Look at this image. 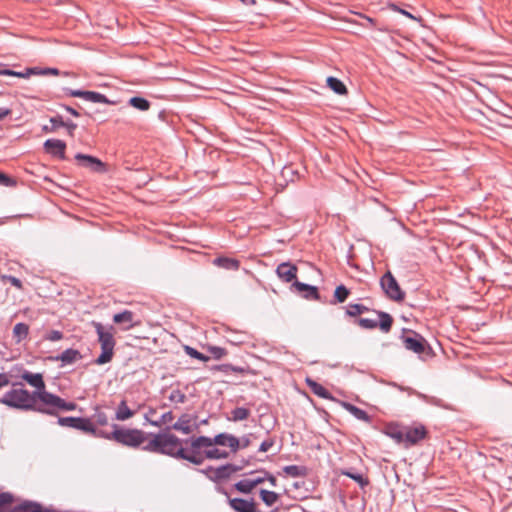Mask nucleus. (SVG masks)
<instances>
[{"label":"nucleus","mask_w":512,"mask_h":512,"mask_svg":"<svg viewBox=\"0 0 512 512\" xmlns=\"http://www.w3.org/2000/svg\"><path fill=\"white\" fill-rule=\"evenodd\" d=\"M45 340L48 341H59L63 338V333L59 330H51L45 335Z\"/></svg>","instance_id":"53"},{"label":"nucleus","mask_w":512,"mask_h":512,"mask_svg":"<svg viewBox=\"0 0 512 512\" xmlns=\"http://www.w3.org/2000/svg\"><path fill=\"white\" fill-rule=\"evenodd\" d=\"M196 418L197 416L195 415L191 416L189 414H182L172 426H166L165 431L162 433H170V430L174 429L185 435H189L193 432V427L190 425V422L192 419Z\"/></svg>","instance_id":"16"},{"label":"nucleus","mask_w":512,"mask_h":512,"mask_svg":"<svg viewBox=\"0 0 512 512\" xmlns=\"http://www.w3.org/2000/svg\"><path fill=\"white\" fill-rule=\"evenodd\" d=\"M94 419L95 422L100 426L108 424V416L106 415L105 412L99 410L98 408L96 409V412L94 414Z\"/></svg>","instance_id":"50"},{"label":"nucleus","mask_w":512,"mask_h":512,"mask_svg":"<svg viewBox=\"0 0 512 512\" xmlns=\"http://www.w3.org/2000/svg\"><path fill=\"white\" fill-rule=\"evenodd\" d=\"M255 472L264 474L265 481L266 480L269 481L271 486H273V487L277 486V479H276V477L273 474H271L270 472H268L267 470L262 468V469L256 470Z\"/></svg>","instance_id":"52"},{"label":"nucleus","mask_w":512,"mask_h":512,"mask_svg":"<svg viewBox=\"0 0 512 512\" xmlns=\"http://www.w3.org/2000/svg\"><path fill=\"white\" fill-rule=\"evenodd\" d=\"M209 352L213 355V357L217 360L221 359L224 355H226V350L219 346H210Z\"/></svg>","instance_id":"51"},{"label":"nucleus","mask_w":512,"mask_h":512,"mask_svg":"<svg viewBox=\"0 0 512 512\" xmlns=\"http://www.w3.org/2000/svg\"><path fill=\"white\" fill-rule=\"evenodd\" d=\"M168 398L170 401L177 403H184L186 401V395L179 389L173 390Z\"/></svg>","instance_id":"48"},{"label":"nucleus","mask_w":512,"mask_h":512,"mask_svg":"<svg viewBox=\"0 0 512 512\" xmlns=\"http://www.w3.org/2000/svg\"><path fill=\"white\" fill-rule=\"evenodd\" d=\"M290 289L306 300H320V293L315 285L295 280L292 282Z\"/></svg>","instance_id":"13"},{"label":"nucleus","mask_w":512,"mask_h":512,"mask_svg":"<svg viewBox=\"0 0 512 512\" xmlns=\"http://www.w3.org/2000/svg\"><path fill=\"white\" fill-rule=\"evenodd\" d=\"M76 409L77 404L75 402L66 401L64 398L51 392L45 402L41 405L40 414L58 417V414L61 411H74Z\"/></svg>","instance_id":"6"},{"label":"nucleus","mask_w":512,"mask_h":512,"mask_svg":"<svg viewBox=\"0 0 512 512\" xmlns=\"http://www.w3.org/2000/svg\"><path fill=\"white\" fill-rule=\"evenodd\" d=\"M0 403L20 411L41 412V405L30 395L25 388H13L0 397Z\"/></svg>","instance_id":"2"},{"label":"nucleus","mask_w":512,"mask_h":512,"mask_svg":"<svg viewBox=\"0 0 512 512\" xmlns=\"http://www.w3.org/2000/svg\"><path fill=\"white\" fill-rule=\"evenodd\" d=\"M306 384L311 389V391L318 397H320L322 399H326V400H334L335 399L333 397V395L323 385H321L317 381L308 377V378H306Z\"/></svg>","instance_id":"23"},{"label":"nucleus","mask_w":512,"mask_h":512,"mask_svg":"<svg viewBox=\"0 0 512 512\" xmlns=\"http://www.w3.org/2000/svg\"><path fill=\"white\" fill-rule=\"evenodd\" d=\"M342 475L355 481L361 488L369 484L368 478L364 477L361 473L353 471V469L342 470Z\"/></svg>","instance_id":"34"},{"label":"nucleus","mask_w":512,"mask_h":512,"mask_svg":"<svg viewBox=\"0 0 512 512\" xmlns=\"http://www.w3.org/2000/svg\"><path fill=\"white\" fill-rule=\"evenodd\" d=\"M57 424L62 427L73 428L84 433L92 431V421L87 417L58 416Z\"/></svg>","instance_id":"11"},{"label":"nucleus","mask_w":512,"mask_h":512,"mask_svg":"<svg viewBox=\"0 0 512 512\" xmlns=\"http://www.w3.org/2000/svg\"><path fill=\"white\" fill-rule=\"evenodd\" d=\"M49 359L52 361H61L62 366H64L74 364L76 361L82 359V355L77 349L67 348L61 354L51 356Z\"/></svg>","instance_id":"20"},{"label":"nucleus","mask_w":512,"mask_h":512,"mask_svg":"<svg viewBox=\"0 0 512 512\" xmlns=\"http://www.w3.org/2000/svg\"><path fill=\"white\" fill-rule=\"evenodd\" d=\"M14 501V496L9 492L0 493V512L6 511L5 506L11 504Z\"/></svg>","instance_id":"44"},{"label":"nucleus","mask_w":512,"mask_h":512,"mask_svg":"<svg viewBox=\"0 0 512 512\" xmlns=\"http://www.w3.org/2000/svg\"><path fill=\"white\" fill-rule=\"evenodd\" d=\"M235 489L243 494H249L254 489L250 479H241L234 484Z\"/></svg>","instance_id":"40"},{"label":"nucleus","mask_w":512,"mask_h":512,"mask_svg":"<svg viewBox=\"0 0 512 512\" xmlns=\"http://www.w3.org/2000/svg\"><path fill=\"white\" fill-rule=\"evenodd\" d=\"M60 73H61L60 70L57 68H54V67H45V68H43V70H41L42 76H45V75L58 76V75H60Z\"/></svg>","instance_id":"58"},{"label":"nucleus","mask_w":512,"mask_h":512,"mask_svg":"<svg viewBox=\"0 0 512 512\" xmlns=\"http://www.w3.org/2000/svg\"><path fill=\"white\" fill-rule=\"evenodd\" d=\"M184 351L185 353L190 356L191 358H194V359H197V360H200L202 362H207L210 360V357L199 352L196 348L194 347H191L189 345H185L184 346Z\"/></svg>","instance_id":"39"},{"label":"nucleus","mask_w":512,"mask_h":512,"mask_svg":"<svg viewBox=\"0 0 512 512\" xmlns=\"http://www.w3.org/2000/svg\"><path fill=\"white\" fill-rule=\"evenodd\" d=\"M214 471H215V469L212 466H208L204 469H198V472L205 475L209 480H210V477H213Z\"/></svg>","instance_id":"60"},{"label":"nucleus","mask_w":512,"mask_h":512,"mask_svg":"<svg viewBox=\"0 0 512 512\" xmlns=\"http://www.w3.org/2000/svg\"><path fill=\"white\" fill-rule=\"evenodd\" d=\"M229 456L230 452L219 449L215 446L204 449V457L208 460L227 459Z\"/></svg>","instance_id":"30"},{"label":"nucleus","mask_w":512,"mask_h":512,"mask_svg":"<svg viewBox=\"0 0 512 512\" xmlns=\"http://www.w3.org/2000/svg\"><path fill=\"white\" fill-rule=\"evenodd\" d=\"M388 7L394 11V12H398L404 16H406L407 18H410L412 20H419V18H417L416 16H414L413 14H411L410 12H408L407 10L401 8L400 6H398L397 4L395 3H389L388 4Z\"/></svg>","instance_id":"47"},{"label":"nucleus","mask_w":512,"mask_h":512,"mask_svg":"<svg viewBox=\"0 0 512 512\" xmlns=\"http://www.w3.org/2000/svg\"><path fill=\"white\" fill-rule=\"evenodd\" d=\"M112 428L110 435L113 440L123 446L138 448L149 436L152 438V433H146L137 428H125L118 424H112Z\"/></svg>","instance_id":"4"},{"label":"nucleus","mask_w":512,"mask_h":512,"mask_svg":"<svg viewBox=\"0 0 512 512\" xmlns=\"http://www.w3.org/2000/svg\"><path fill=\"white\" fill-rule=\"evenodd\" d=\"M209 445L229 447L230 452L236 453L240 450V439L233 434L227 432H221L216 434L214 437L208 436Z\"/></svg>","instance_id":"10"},{"label":"nucleus","mask_w":512,"mask_h":512,"mask_svg":"<svg viewBox=\"0 0 512 512\" xmlns=\"http://www.w3.org/2000/svg\"><path fill=\"white\" fill-rule=\"evenodd\" d=\"M383 433L393 439L397 444H401L404 442L405 432L401 429V426L398 423L390 422L388 423L384 429Z\"/></svg>","instance_id":"22"},{"label":"nucleus","mask_w":512,"mask_h":512,"mask_svg":"<svg viewBox=\"0 0 512 512\" xmlns=\"http://www.w3.org/2000/svg\"><path fill=\"white\" fill-rule=\"evenodd\" d=\"M380 287L390 300L401 302L405 298V292L401 289L398 281L390 270L386 271L380 278Z\"/></svg>","instance_id":"8"},{"label":"nucleus","mask_w":512,"mask_h":512,"mask_svg":"<svg viewBox=\"0 0 512 512\" xmlns=\"http://www.w3.org/2000/svg\"><path fill=\"white\" fill-rule=\"evenodd\" d=\"M274 443H275V441L273 438H267L261 442L258 451L259 452H267L268 450H270L273 447Z\"/></svg>","instance_id":"54"},{"label":"nucleus","mask_w":512,"mask_h":512,"mask_svg":"<svg viewBox=\"0 0 512 512\" xmlns=\"http://www.w3.org/2000/svg\"><path fill=\"white\" fill-rule=\"evenodd\" d=\"M101 345V353L95 359L97 365H104L110 362L114 355L115 339L112 333L113 326L105 327L100 322H92Z\"/></svg>","instance_id":"3"},{"label":"nucleus","mask_w":512,"mask_h":512,"mask_svg":"<svg viewBox=\"0 0 512 512\" xmlns=\"http://www.w3.org/2000/svg\"><path fill=\"white\" fill-rule=\"evenodd\" d=\"M87 433L93 435L96 438L113 440L112 436L110 435L111 432H106L104 430L97 429L93 423H92V431H87Z\"/></svg>","instance_id":"45"},{"label":"nucleus","mask_w":512,"mask_h":512,"mask_svg":"<svg viewBox=\"0 0 512 512\" xmlns=\"http://www.w3.org/2000/svg\"><path fill=\"white\" fill-rule=\"evenodd\" d=\"M151 435L152 439L142 447L144 451L166 455L177 460H185L196 466L204 463V449L211 447L208 436L205 435L186 439H181L173 433Z\"/></svg>","instance_id":"1"},{"label":"nucleus","mask_w":512,"mask_h":512,"mask_svg":"<svg viewBox=\"0 0 512 512\" xmlns=\"http://www.w3.org/2000/svg\"><path fill=\"white\" fill-rule=\"evenodd\" d=\"M373 312L378 316L377 320L358 318L355 320V323L366 330H373L378 327L384 333L390 332L394 321L393 317L385 311L373 310Z\"/></svg>","instance_id":"7"},{"label":"nucleus","mask_w":512,"mask_h":512,"mask_svg":"<svg viewBox=\"0 0 512 512\" xmlns=\"http://www.w3.org/2000/svg\"><path fill=\"white\" fill-rule=\"evenodd\" d=\"M298 268L290 261L280 263L276 268L277 276L285 283H291L297 280Z\"/></svg>","instance_id":"15"},{"label":"nucleus","mask_w":512,"mask_h":512,"mask_svg":"<svg viewBox=\"0 0 512 512\" xmlns=\"http://www.w3.org/2000/svg\"><path fill=\"white\" fill-rule=\"evenodd\" d=\"M400 339L402 340L404 347L407 350L416 354L424 353L426 349L431 350L426 339L415 331L403 329V333L400 336Z\"/></svg>","instance_id":"9"},{"label":"nucleus","mask_w":512,"mask_h":512,"mask_svg":"<svg viewBox=\"0 0 512 512\" xmlns=\"http://www.w3.org/2000/svg\"><path fill=\"white\" fill-rule=\"evenodd\" d=\"M61 107L74 117H79L80 113L69 105L62 104Z\"/></svg>","instance_id":"62"},{"label":"nucleus","mask_w":512,"mask_h":512,"mask_svg":"<svg viewBox=\"0 0 512 512\" xmlns=\"http://www.w3.org/2000/svg\"><path fill=\"white\" fill-rule=\"evenodd\" d=\"M247 338L246 333L231 332L227 340L233 345H241L246 342Z\"/></svg>","instance_id":"41"},{"label":"nucleus","mask_w":512,"mask_h":512,"mask_svg":"<svg viewBox=\"0 0 512 512\" xmlns=\"http://www.w3.org/2000/svg\"><path fill=\"white\" fill-rule=\"evenodd\" d=\"M64 128H66L67 130V133L70 135V136H74V132L75 130L77 129V124L71 120H64L63 119V126Z\"/></svg>","instance_id":"55"},{"label":"nucleus","mask_w":512,"mask_h":512,"mask_svg":"<svg viewBox=\"0 0 512 512\" xmlns=\"http://www.w3.org/2000/svg\"><path fill=\"white\" fill-rule=\"evenodd\" d=\"M29 334V326L26 323L19 322L13 328V338L17 343L26 339Z\"/></svg>","instance_id":"33"},{"label":"nucleus","mask_w":512,"mask_h":512,"mask_svg":"<svg viewBox=\"0 0 512 512\" xmlns=\"http://www.w3.org/2000/svg\"><path fill=\"white\" fill-rule=\"evenodd\" d=\"M370 309L363 305V304H358V303H355V304H349L348 307L346 308V311H345V314L349 317H356L358 315H361L365 312H369Z\"/></svg>","instance_id":"38"},{"label":"nucleus","mask_w":512,"mask_h":512,"mask_svg":"<svg viewBox=\"0 0 512 512\" xmlns=\"http://www.w3.org/2000/svg\"><path fill=\"white\" fill-rule=\"evenodd\" d=\"M213 264L220 268L233 271L238 270L240 266V262L237 259L225 256L216 257L213 260Z\"/></svg>","instance_id":"27"},{"label":"nucleus","mask_w":512,"mask_h":512,"mask_svg":"<svg viewBox=\"0 0 512 512\" xmlns=\"http://www.w3.org/2000/svg\"><path fill=\"white\" fill-rule=\"evenodd\" d=\"M259 496L263 503L269 507L273 506L279 499L278 493L266 489H260Z\"/></svg>","instance_id":"35"},{"label":"nucleus","mask_w":512,"mask_h":512,"mask_svg":"<svg viewBox=\"0 0 512 512\" xmlns=\"http://www.w3.org/2000/svg\"><path fill=\"white\" fill-rule=\"evenodd\" d=\"M63 90L67 96L78 97V98H83V94L85 91V90H81V89H71V88H64Z\"/></svg>","instance_id":"56"},{"label":"nucleus","mask_w":512,"mask_h":512,"mask_svg":"<svg viewBox=\"0 0 512 512\" xmlns=\"http://www.w3.org/2000/svg\"><path fill=\"white\" fill-rule=\"evenodd\" d=\"M428 434L426 427L422 424L409 428L404 435V441L409 445H416L421 440L425 439Z\"/></svg>","instance_id":"19"},{"label":"nucleus","mask_w":512,"mask_h":512,"mask_svg":"<svg viewBox=\"0 0 512 512\" xmlns=\"http://www.w3.org/2000/svg\"><path fill=\"white\" fill-rule=\"evenodd\" d=\"M50 125H43L42 132L44 133H53L57 129L62 128L63 126V117L61 115L53 116L49 119Z\"/></svg>","instance_id":"36"},{"label":"nucleus","mask_w":512,"mask_h":512,"mask_svg":"<svg viewBox=\"0 0 512 512\" xmlns=\"http://www.w3.org/2000/svg\"><path fill=\"white\" fill-rule=\"evenodd\" d=\"M10 383L9 377L6 373H0V390Z\"/></svg>","instance_id":"64"},{"label":"nucleus","mask_w":512,"mask_h":512,"mask_svg":"<svg viewBox=\"0 0 512 512\" xmlns=\"http://www.w3.org/2000/svg\"><path fill=\"white\" fill-rule=\"evenodd\" d=\"M0 185L4 187H13L16 185V180L0 171Z\"/></svg>","instance_id":"49"},{"label":"nucleus","mask_w":512,"mask_h":512,"mask_svg":"<svg viewBox=\"0 0 512 512\" xmlns=\"http://www.w3.org/2000/svg\"><path fill=\"white\" fill-rule=\"evenodd\" d=\"M211 370H216V371H222L226 374L232 372V364H228V363H225V364H218V365H215L211 368Z\"/></svg>","instance_id":"57"},{"label":"nucleus","mask_w":512,"mask_h":512,"mask_svg":"<svg viewBox=\"0 0 512 512\" xmlns=\"http://www.w3.org/2000/svg\"><path fill=\"white\" fill-rule=\"evenodd\" d=\"M75 160L81 167L87 168L92 172L99 174H104L107 172V165L96 156L84 153H77L75 155Z\"/></svg>","instance_id":"12"},{"label":"nucleus","mask_w":512,"mask_h":512,"mask_svg":"<svg viewBox=\"0 0 512 512\" xmlns=\"http://www.w3.org/2000/svg\"><path fill=\"white\" fill-rule=\"evenodd\" d=\"M295 173L296 172L291 167H284L283 170H282V176L285 177V178L290 177L291 181H293L292 176Z\"/></svg>","instance_id":"63"},{"label":"nucleus","mask_w":512,"mask_h":512,"mask_svg":"<svg viewBox=\"0 0 512 512\" xmlns=\"http://www.w3.org/2000/svg\"><path fill=\"white\" fill-rule=\"evenodd\" d=\"M239 439H240V449H245L251 444V441H250V438L248 435H244Z\"/></svg>","instance_id":"61"},{"label":"nucleus","mask_w":512,"mask_h":512,"mask_svg":"<svg viewBox=\"0 0 512 512\" xmlns=\"http://www.w3.org/2000/svg\"><path fill=\"white\" fill-rule=\"evenodd\" d=\"M250 415V410L245 407H236L231 411V416L227 419L229 421L238 422L246 420Z\"/></svg>","instance_id":"37"},{"label":"nucleus","mask_w":512,"mask_h":512,"mask_svg":"<svg viewBox=\"0 0 512 512\" xmlns=\"http://www.w3.org/2000/svg\"><path fill=\"white\" fill-rule=\"evenodd\" d=\"M229 505L236 512H263L257 509L253 498L250 500L240 497L231 498L229 499Z\"/></svg>","instance_id":"17"},{"label":"nucleus","mask_w":512,"mask_h":512,"mask_svg":"<svg viewBox=\"0 0 512 512\" xmlns=\"http://www.w3.org/2000/svg\"><path fill=\"white\" fill-rule=\"evenodd\" d=\"M327 86L337 95H346L348 93L346 85L338 78L329 76L326 79Z\"/></svg>","instance_id":"28"},{"label":"nucleus","mask_w":512,"mask_h":512,"mask_svg":"<svg viewBox=\"0 0 512 512\" xmlns=\"http://www.w3.org/2000/svg\"><path fill=\"white\" fill-rule=\"evenodd\" d=\"M136 413V410H132L128 407L125 399L121 400L118 404L115 412V419L118 421H126L132 418Z\"/></svg>","instance_id":"26"},{"label":"nucleus","mask_w":512,"mask_h":512,"mask_svg":"<svg viewBox=\"0 0 512 512\" xmlns=\"http://www.w3.org/2000/svg\"><path fill=\"white\" fill-rule=\"evenodd\" d=\"M9 512H54V511L49 508L43 507L38 502L25 500L22 503L14 506Z\"/></svg>","instance_id":"21"},{"label":"nucleus","mask_w":512,"mask_h":512,"mask_svg":"<svg viewBox=\"0 0 512 512\" xmlns=\"http://www.w3.org/2000/svg\"><path fill=\"white\" fill-rule=\"evenodd\" d=\"M341 405L342 407L347 411L349 412L351 415H353L354 413V410H356L357 406L350 403V402H346V401H342L341 402Z\"/></svg>","instance_id":"59"},{"label":"nucleus","mask_w":512,"mask_h":512,"mask_svg":"<svg viewBox=\"0 0 512 512\" xmlns=\"http://www.w3.org/2000/svg\"><path fill=\"white\" fill-rule=\"evenodd\" d=\"M283 472L291 477H305L308 474V468L303 465H287L283 467Z\"/></svg>","instance_id":"32"},{"label":"nucleus","mask_w":512,"mask_h":512,"mask_svg":"<svg viewBox=\"0 0 512 512\" xmlns=\"http://www.w3.org/2000/svg\"><path fill=\"white\" fill-rule=\"evenodd\" d=\"M353 416L357 419V420H361V421H364L366 423H371L372 422V417L363 409L357 407L356 410H354V413H353Z\"/></svg>","instance_id":"46"},{"label":"nucleus","mask_w":512,"mask_h":512,"mask_svg":"<svg viewBox=\"0 0 512 512\" xmlns=\"http://www.w3.org/2000/svg\"><path fill=\"white\" fill-rule=\"evenodd\" d=\"M128 105L139 111H148L151 107V102L142 96H133L128 100Z\"/></svg>","instance_id":"31"},{"label":"nucleus","mask_w":512,"mask_h":512,"mask_svg":"<svg viewBox=\"0 0 512 512\" xmlns=\"http://www.w3.org/2000/svg\"><path fill=\"white\" fill-rule=\"evenodd\" d=\"M415 395L421 399L422 401L428 403V404H431V405H434V406H438V407H442L443 404H442V400L437 398V397H434V396H429V395H426V394H423L421 392H415Z\"/></svg>","instance_id":"42"},{"label":"nucleus","mask_w":512,"mask_h":512,"mask_svg":"<svg viewBox=\"0 0 512 512\" xmlns=\"http://www.w3.org/2000/svg\"><path fill=\"white\" fill-rule=\"evenodd\" d=\"M66 147V142L60 139L49 138L43 143V149L47 154L61 160L66 159Z\"/></svg>","instance_id":"14"},{"label":"nucleus","mask_w":512,"mask_h":512,"mask_svg":"<svg viewBox=\"0 0 512 512\" xmlns=\"http://www.w3.org/2000/svg\"><path fill=\"white\" fill-rule=\"evenodd\" d=\"M82 99L92 102V103H102V104H108V105L116 104L115 101L110 100L109 98L106 97V95H104L100 92H97V91L85 90Z\"/></svg>","instance_id":"25"},{"label":"nucleus","mask_w":512,"mask_h":512,"mask_svg":"<svg viewBox=\"0 0 512 512\" xmlns=\"http://www.w3.org/2000/svg\"><path fill=\"white\" fill-rule=\"evenodd\" d=\"M20 377L31 387L35 388V390L30 391V395L34 398V400L42 405L51 393L46 390L43 374L33 373L27 369H23Z\"/></svg>","instance_id":"5"},{"label":"nucleus","mask_w":512,"mask_h":512,"mask_svg":"<svg viewBox=\"0 0 512 512\" xmlns=\"http://www.w3.org/2000/svg\"><path fill=\"white\" fill-rule=\"evenodd\" d=\"M174 416L172 411L165 412L161 415V417L158 420L150 421V425L154 427H160L163 424H166L168 422H171L173 420Z\"/></svg>","instance_id":"43"},{"label":"nucleus","mask_w":512,"mask_h":512,"mask_svg":"<svg viewBox=\"0 0 512 512\" xmlns=\"http://www.w3.org/2000/svg\"><path fill=\"white\" fill-rule=\"evenodd\" d=\"M350 293V290L344 284H340L336 286L333 293V298L330 303L332 305L344 303L349 297Z\"/></svg>","instance_id":"29"},{"label":"nucleus","mask_w":512,"mask_h":512,"mask_svg":"<svg viewBox=\"0 0 512 512\" xmlns=\"http://www.w3.org/2000/svg\"><path fill=\"white\" fill-rule=\"evenodd\" d=\"M242 469V466H237L232 463H226L215 469L213 477H210L212 482H220L228 479L233 473H236Z\"/></svg>","instance_id":"18"},{"label":"nucleus","mask_w":512,"mask_h":512,"mask_svg":"<svg viewBox=\"0 0 512 512\" xmlns=\"http://www.w3.org/2000/svg\"><path fill=\"white\" fill-rule=\"evenodd\" d=\"M134 313L129 310H123L119 313L114 314L113 321L116 324L123 325L125 330L130 329L134 326L133 323Z\"/></svg>","instance_id":"24"}]
</instances>
